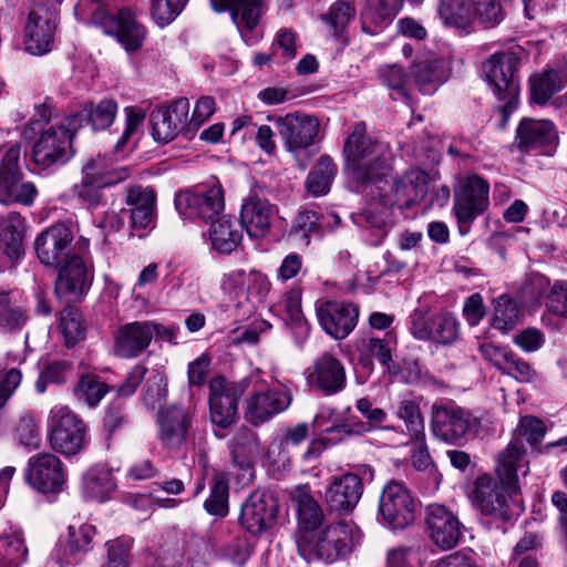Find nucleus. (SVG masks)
<instances>
[{"mask_svg": "<svg viewBox=\"0 0 567 567\" xmlns=\"http://www.w3.org/2000/svg\"><path fill=\"white\" fill-rule=\"evenodd\" d=\"M449 76V64L441 58H417L411 65V81L422 94H433Z\"/></svg>", "mask_w": 567, "mask_h": 567, "instance_id": "7c9ffc66", "label": "nucleus"}, {"mask_svg": "<svg viewBox=\"0 0 567 567\" xmlns=\"http://www.w3.org/2000/svg\"><path fill=\"white\" fill-rule=\"evenodd\" d=\"M277 212V207L267 198L249 194L241 204L239 225L249 237L264 238L270 231Z\"/></svg>", "mask_w": 567, "mask_h": 567, "instance_id": "cd10ccee", "label": "nucleus"}, {"mask_svg": "<svg viewBox=\"0 0 567 567\" xmlns=\"http://www.w3.org/2000/svg\"><path fill=\"white\" fill-rule=\"evenodd\" d=\"M38 189L32 182H23L22 174L0 178V204H33Z\"/></svg>", "mask_w": 567, "mask_h": 567, "instance_id": "a19ab883", "label": "nucleus"}, {"mask_svg": "<svg viewBox=\"0 0 567 567\" xmlns=\"http://www.w3.org/2000/svg\"><path fill=\"white\" fill-rule=\"evenodd\" d=\"M519 60L508 52L495 53L483 64V70L493 93L499 102L497 111L502 117L501 127H505L509 115L517 107L519 84L515 76Z\"/></svg>", "mask_w": 567, "mask_h": 567, "instance_id": "20e7f679", "label": "nucleus"}, {"mask_svg": "<svg viewBox=\"0 0 567 567\" xmlns=\"http://www.w3.org/2000/svg\"><path fill=\"white\" fill-rule=\"evenodd\" d=\"M75 10L89 14L93 24L100 27L104 33L114 35L126 51H137L142 48L145 29L136 22L128 9L109 14L103 0H80Z\"/></svg>", "mask_w": 567, "mask_h": 567, "instance_id": "7ed1b4c3", "label": "nucleus"}, {"mask_svg": "<svg viewBox=\"0 0 567 567\" xmlns=\"http://www.w3.org/2000/svg\"><path fill=\"white\" fill-rule=\"evenodd\" d=\"M205 511L217 518H224L229 512V484L226 474L217 472L210 484L209 495L204 502Z\"/></svg>", "mask_w": 567, "mask_h": 567, "instance_id": "c03bdc74", "label": "nucleus"}, {"mask_svg": "<svg viewBox=\"0 0 567 567\" xmlns=\"http://www.w3.org/2000/svg\"><path fill=\"white\" fill-rule=\"evenodd\" d=\"M127 167L107 171L101 157L89 158L81 168V178L74 183L72 195L87 208H96L103 198L102 190L128 178Z\"/></svg>", "mask_w": 567, "mask_h": 567, "instance_id": "423d86ee", "label": "nucleus"}, {"mask_svg": "<svg viewBox=\"0 0 567 567\" xmlns=\"http://www.w3.org/2000/svg\"><path fill=\"white\" fill-rule=\"evenodd\" d=\"M59 328L64 344L70 348L83 339L85 326L81 312L74 307H65L59 316Z\"/></svg>", "mask_w": 567, "mask_h": 567, "instance_id": "603ef678", "label": "nucleus"}, {"mask_svg": "<svg viewBox=\"0 0 567 567\" xmlns=\"http://www.w3.org/2000/svg\"><path fill=\"white\" fill-rule=\"evenodd\" d=\"M224 206V190L220 185L184 190L175 197V207L182 216L206 223H213L219 218Z\"/></svg>", "mask_w": 567, "mask_h": 567, "instance_id": "f8f14e48", "label": "nucleus"}, {"mask_svg": "<svg viewBox=\"0 0 567 567\" xmlns=\"http://www.w3.org/2000/svg\"><path fill=\"white\" fill-rule=\"evenodd\" d=\"M426 526L432 542L442 550L457 546L463 536V525L458 517L444 505L427 506Z\"/></svg>", "mask_w": 567, "mask_h": 567, "instance_id": "4be33fe9", "label": "nucleus"}, {"mask_svg": "<svg viewBox=\"0 0 567 567\" xmlns=\"http://www.w3.org/2000/svg\"><path fill=\"white\" fill-rule=\"evenodd\" d=\"M432 326L433 329L430 340L442 344H449L456 340L458 323L453 315H432Z\"/></svg>", "mask_w": 567, "mask_h": 567, "instance_id": "052dcab7", "label": "nucleus"}, {"mask_svg": "<svg viewBox=\"0 0 567 567\" xmlns=\"http://www.w3.org/2000/svg\"><path fill=\"white\" fill-rule=\"evenodd\" d=\"M547 427L545 423L536 416H523L519 420V424L515 431L516 435L525 437L527 443L539 452V444L542 443Z\"/></svg>", "mask_w": 567, "mask_h": 567, "instance_id": "338daca9", "label": "nucleus"}, {"mask_svg": "<svg viewBox=\"0 0 567 567\" xmlns=\"http://www.w3.org/2000/svg\"><path fill=\"white\" fill-rule=\"evenodd\" d=\"M109 385L95 374H84L74 388V395L80 402L93 408L105 396Z\"/></svg>", "mask_w": 567, "mask_h": 567, "instance_id": "864d4df0", "label": "nucleus"}, {"mask_svg": "<svg viewBox=\"0 0 567 567\" xmlns=\"http://www.w3.org/2000/svg\"><path fill=\"white\" fill-rule=\"evenodd\" d=\"M190 104L188 99L181 97L167 106L157 107L150 114L152 134L156 142L166 144L179 133L187 136V117Z\"/></svg>", "mask_w": 567, "mask_h": 567, "instance_id": "a211bd4d", "label": "nucleus"}, {"mask_svg": "<svg viewBox=\"0 0 567 567\" xmlns=\"http://www.w3.org/2000/svg\"><path fill=\"white\" fill-rule=\"evenodd\" d=\"M354 17L355 7L352 1L337 0L322 16V20L330 27L337 39H342L346 29Z\"/></svg>", "mask_w": 567, "mask_h": 567, "instance_id": "3c124183", "label": "nucleus"}, {"mask_svg": "<svg viewBox=\"0 0 567 567\" xmlns=\"http://www.w3.org/2000/svg\"><path fill=\"white\" fill-rule=\"evenodd\" d=\"M362 493V478L354 473H344L332 477L324 493V501L331 512L348 514L357 507Z\"/></svg>", "mask_w": 567, "mask_h": 567, "instance_id": "bb28decb", "label": "nucleus"}, {"mask_svg": "<svg viewBox=\"0 0 567 567\" xmlns=\"http://www.w3.org/2000/svg\"><path fill=\"white\" fill-rule=\"evenodd\" d=\"M251 377H246L238 382H229L218 375L209 382V415L212 422L218 427L226 429L237 419L238 399L250 388Z\"/></svg>", "mask_w": 567, "mask_h": 567, "instance_id": "9d476101", "label": "nucleus"}, {"mask_svg": "<svg viewBox=\"0 0 567 567\" xmlns=\"http://www.w3.org/2000/svg\"><path fill=\"white\" fill-rule=\"evenodd\" d=\"M403 4L404 0H365V8L362 12V29L367 30L365 20L371 21L375 27H384L393 21Z\"/></svg>", "mask_w": 567, "mask_h": 567, "instance_id": "49530a36", "label": "nucleus"}, {"mask_svg": "<svg viewBox=\"0 0 567 567\" xmlns=\"http://www.w3.org/2000/svg\"><path fill=\"white\" fill-rule=\"evenodd\" d=\"M150 322H131L118 328L115 334V350L123 358L140 355L151 343Z\"/></svg>", "mask_w": 567, "mask_h": 567, "instance_id": "72a5a7b5", "label": "nucleus"}, {"mask_svg": "<svg viewBox=\"0 0 567 567\" xmlns=\"http://www.w3.org/2000/svg\"><path fill=\"white\" fill-rule=\"evenodd\" d=\"M25 480L38 492H60L65 482L63 464L52 453L33 455L28 461Z\"/></svg>", "mask_w": 567, "mask_h": 567, "instance_id": "aec40b11", "label": "nucleus"}, {"mask_svg": "<svg viewBox=\"0 0 567 567\" xmlns=\"http://www.w3.org/2000/svg\"><path fill=\"white\" fill-rule=\"evenodd\" d=\"M93 274L78 255L70 256L62 265L56 281L55 292L68 301H79L87 292Z\"/></svg>", "mask_w": 567, "mask_h": 567, "instance_id": "b1692460", "label": "nucleus"}, {"mask_svg": "<svg viewBox=\"0 0 567 567\" xmlns=\"http://www.w3.org/2000/svg\"><path fill=\"white\" fill-rule=\"evenodd\" d=\"M346 169L358 188L381 182L390 167L386 146L368 135L364 123H359L343 145Z\"/></svg>", "mask_w": 567, "mask_h": 567, "instance_id": "f257e3e1", "label": "nucleus"}, {"mask_svg": "<svg viewBox=\"0 0 567 567\" xmlns=\"http://www.w3.org/2000/svg\"><path fill=\"white\" fill-rule=\"evenodd\" d=\"M66 548L71 556H82L92 548V539L96 533L90 524L69 526Z\"/></svg>", "mask_w": 567, "mask_h": 567, "instance_id": "13d9d810", "label": "nucleus"}, {"mask_svg": "<svg viewBox=\"0 0 567 567\" xmlns=\"http://www.w3.org/2000/svg\"><path fill=\"white\" fill-rule=\"evenodd\" d=\"M58 12L43 3H35L29 12L24 28V47L34 55H42L52 49L56 29Z\"/></svg>", "mask_w": 567, "mask_h": 567, "instance_id": "2eb2a0df", "label": "nucleus"}, {"mask_svg": "<svg viewBox=\"0 0 567 567\" xmlns=\"http://www.w3.org/2000/svg\"><path fill=\"white\" fill-rule=\"evenodd\" d=\"M28 549L22 533L9 528L0 536V567H19L25 561Z\"/></svg>", "mask_w": 567, "mask_h": 567, "instance_id": "37998d69", "label": "nucleus"}, {"mask_svg": "<svg viewBox=\"0 0 567 567\" xmlns=\"http://www.w3.org/2000/svg\"><path fill=\"white\" fill-rule=\"evenodd\" d=\"M114 488L115 483L109 471L91 470L83 477V493L90 499L104 502Z\"/></svg>", "mask_w": 567, "mask_h": 567, "instance_id": "de8ad7c7", "label": "nucleus"}, {"mask_svg": "<svg viewBox=\"0 0 567 567\" xmlns=\"http://www.w3.org/2000/svg\"><path fill=\"white\" fill-rule=\"evenodd\" d=\"M208 233L213 248L221 254L234 251L243 239L239 221L225 215L212 223Z\"/></svg>", "mask_w": 567, "mask_h": 567, "instance_id": "58836bf2", "label": "nucleus"}, {"mask_svg": "<svg viewBox=\"0 0 567 567\" xmlns=\"http://www.w3.org/2000/svg\"><path fill=\"white\" fill-rule=\"evenodd\" d=\"M429 185V175L421 169H411L400 179L394 182L392 189L394 193V204L400 207H410L421 202L426 193Z\"/></svg>", "mask_w": 567, "mask_h": 567, "instance_id": "e433bc0d", "label": "nucleus"}, {"mask_svg": "<svg viewBox=\"0 0 567 567\" xmlns=\"http://www.w3.org/2000/svg\"><path fill=\"white\" fill-rule=\"evenodd\" d=\"M250 377L254 378L250 384L254 393L247 398L245 405V417L249 423L262 424L289 408L292 398L288 390L279 388L262 390L257 385L258 374Z\"/></svg>", "mask_w": 567, "mask_h": 567, "instance_id": "dca6fc26", "label": "nucleus"}, {"mask_svg": "<svg viewBox=\"0 0 567 567\" xmlns=\"http://www.w3.org/2000/svg\"><path fill=\"white\" fill-rule=\"evenodd\" d=\"M192 422V413L181 405L172 404L159 409L156 424L161 444L172 451L181 450L187 442Z\"/></svg>", "mask_w": 567, "mask_h": 567, "instance_id": "6ab92c4d", "label": "nucleus"}, {"mask_svg": "<svg viewBox=\"0 0 567 567\" xmlns=\"http://www.w3.org/2000/svg\"><path fill=\"white\" fill-rule=\"evenodd\" d=\"M481 429V419L470 410L455 404H434L431 412V431L447 444H462L471 433Z\"/></svg>", "mask_w": 567, "mask_h": 567, "instance_id": "0eeeda50", "label": "nucleus"}, {"mask_svg": "<svg viewBox=\"0 0 567 567\" xmlns=\"http://www.w3.org/2000/svg\"><path fill=\"white\" fill-rule=\"evenodd\" d=\"M209 547L199 536H188L184 539L182 549V567H206Z\"/></svg>", "mask_w": 567, "mask_h": 567, "instance_id": "6e6d98bb", "label": "nucleus"}, {"mask_svg": "<svg viewBox=\"0 0 567 567\" xmlns=\"http://www.w3.org/2000/svg\"><path fill=\"white\" fill-rule=\"evenodd\" d=\"M76 130L68 121L44 130L32 146V162L42 169L60 166L74 156L72 137Z\"/></svg>", "mask_w": 567, "mask_h": 567, "instance_id": "6e6552de", "label": "nucleus"}, {"mask_svg": "<svg viewBox=\"0 0 567 567\" xmlns=\"http://www.w3.org/2000/svg\"><path fill=\"white\" fill-rule=\"evenodd\" d=\"M72 373V363L66 360H53L45 363L40 378L35 382L38 393L45 391L47 384H62L66 382Z\"/></svg>", "mask_w": 567, "mask_h": 567, "instance_id": "4d7b16f0", "label": "nucleus"}, {"mask_svg": "<svg viewBox=\"0 0 567 567\" xmlns=\"http://www.w3.org/2000/svg\"><path fill=\"white\" fill-rule=\"evenodd\" d=\"M358 542L359 530L352 525L339 522L307 536H299L297 546L308 560L332 563L350 554Z\"/></svg>", "mask_w": 567, "mask_h": 567, "instance_id": "f03ea898", "label": "nucleus"}, {"mask_svg": "<svg viewBox=\"0 0 567 567\" xmlns=\"http://www.w3.org/2000/svg\"><path fill=\"white\" fill-rule=\"evenodd\" d=\"M125 204L133 228L147 229L155 226L156 194L152 188L141 185L130 187L126 193Z\"/></svg>", "mask_w": 567, "mask_h": 567, "instance_id": "2f4dec72", "label": "nucleus"}, {"mask_svg": "<svg viewBox=\"0 0 567 567\" xmlns=\"http://www.w3.org/2000/svg\"><path fill=\"white\" fill-rule=\"evenodd\" d=\"M465 9L467 11L465 22L450 24V27L466 29L474 21L483 29H492L505 19L502 0H468L465 2Z\"/></svg>", "mask_w": 567, "mask_h": 567, "instance_id": "c9c22d12", "label": "nucleus"}, {"mask_svg": "<svg viewBox=\"0 0 567 567\" xmlns=\"http://www.w3.org/2000/svg\"><path fill=\"white\" fill-rule=\"evenodd\" d=\"M308 385L332 395L343 390L346 385V370L343 364L329 353L318 357L306 372Z\"/></svg>", "mask_w": 567, "mask_h": 567, "instance_id": "a878e982", "label": "nucleus"}, {"mask_svg": "<svg viewBox=\"0 0 567 567\" xmlns=\"http://www.w3.org/2000/svg\"><path fill=\"white\" fill-rule=\"evenodd\" d=\"M259 447L256 432L246 426L239 427L228 443L233 463L241 468L259 453Z\"/></svg>", "mask_w": 567, "mask_h": 567, "instance_id": "79ce46f5", "label": "nucleus"}, {"mask_svg": "<svg viewBox=\"0 0 567 567\" xmlns=\"http://www.w3.org/2000/svg\"><path fill=\"white\" fill-rule=\"evenodd\" d=\"M308 437V425L299 423L292 427L286 429L282 434L276 437L269 446V456L278 454L282 462L290 460L291 450L299 446Z\"/></svg>", "mask_w": 567, "mask_h": 567, "instance_id": "8fccbe9b", "label": "nucleus"}, {"mask_svg": "<svg viewBox=\"0 0 567 567\" xmlns=\"http://www.w3.org/2000/svg\"><path fill=\"white\" fill-rule=\"evenodd\" d=\"M27 313L20 307L10 303L9 296L0 292V330L3 332H13L21 329L27 322Z\"/></svg>", "mask_w": 567, "mask_h": 567, "instance_id": "bf43d9fd", "label": "nucleus"}, {"mask_svg": "<svg viewBox=\"0 0 567 567\" xmlns=\"http://www.w3.org/2000/svg\"><path fill=\"white\" fill-rule=\"evenodd\" d=\"M189 0H152L151 13L159 27L172 23Z\"/></svg>", "mask_w": 567, "mask_h": 567, "instance_id": "0e129e2a", "label": "nucleus"}, {"mask_svg": "<svg viewBox=\"0 0 567 567\" xmlns=\"http://www.w3.org/2000/svg\"><path fill=\"white\" fill-rule=\"evenodd\" d=\"M489 205V184L476 174L462 178L454 192L453 212L461 235L470 231L473 220Z\"/></svg>", "mask_w": 567, "mask_h": 567, "instance_id": "1a4fd4ad", "label": "nucleus"}, {"mask_svg": "<svg viewBox=\"0 0 567 567\" xmlns=\"http://www.w3.org/2000/svg\"><path fill=\"white\" fill-rule=\"evenodd\" d=\"M395 414L404 422L410 441H419L425 437L424 417L417 401L411 398L400 400Z\"/></svg>", "mask_w": 567, "mask_h": 567, "instance_id": "a18cd8bd", "label": "nucleus"}, {"mask_svg": "<svg viewBox=\"0 0 567 567\" xmlns=\"http://www.w3.org/2000/svg\"><path fill=\"white\" fill-rule=\"evenodd\" d=\"M272 121L286 151L297 159L315 144L320 131L319 118L306 113H288Z\"/></svg>", "mask_w": 567, "mask_h": 567, "instance_id": "9b49d317", "label": "nucleus"}, {"mask_svg": "<svg viewBox=\"0 0 567 567\" xmlns=\"http://www.w3.org/2000/svg\"><path fill=\"white\" fill-rule=\"evenodd\" d=\"M502 373L514 378L518 382L530 383L537 379V372L532 364L519 358L513 351L504 363Z\"/></svg>", "mask_w": 567, "mask_h": 567, "instance_id": "774afa93", "label": "nucleus"}, {"mask_svg": "<svg viewBox=\"0 0 567 567\" xmlns=\"http://www.w3.org/2000/svg\"><path fill=\"white\" fill-rule=\"evenodd\" d=\"M277 497L265 491L252 492L241 505L239 522L252 535H260L271 528L277 519Z\"/></svg>", "mask_w": 567, "mask_h": 567, "instance_id": "f3484780", "label": "nucleus"}, {"mask_svg": "<svg viewBox=\"0 0 567 567\" xmlns=\"http://www.w3.org/2000/svg\"><path fill=\"white\" fill-rule=\"evenodd\" d=\"M558 141L556 126L549 120L524 118L516 128L515 144L520 152L554 145Z\"/></svg>", "mask_w": 567, "mask_h": 567, "instance_id": "c756f323", "label": "nucleus"}, {"mask_svg": "<svg viewBox=\"0 0 567 567\" xmlns=\"http://www.w3.org/2000/svg\"><path fill=\"white\" fill-rule=\"evenodd\" d=\"M529 462L524 443L514 439L507 447L498 455V465L496 467L501 482L507 486L508 495L518 492L517 475L522 471L523 475L528 473Z\"/></svg>", "mask_w": 567, "mask_h": 567, "instance_id": "c85d7f7f", "label": "nucleus"}, {"mask_svg": "<svg viewBox=\"0 0 567 567\" xmlns=\"http://www.w3.org/2000/svg\"><path fill=\"white\" fill-rule=\"evenodd\" d=\"M378 74L388 89L396 91L402 96H406L411 75L402 66L398 64L382 65L379 68Z\"/></svg>", "mask_w": 567, "mask_h": 567, "instance_id": "69168bd1", "label": "nucleus"}, {"mask_svg": "<svg viewBox=\"0 0 567 567\" xmlns=\"http://www.w3.org/2000/svg\"><path fill=\"white\" fill-rule=\"evenodd\" d=\"M117 113V104L113 100H102L97 104H86L80 112L65 117L68 125L75 130L87 122L94 131L105 130L113 123Z\"/></svg>", "mask_w": 567, "mask_h": 567, "instance_id": "4c0bfd02", "label": "nucleus"}, {"mask_svg": "<svg viewBox=\"0 0 567 567\" xmlns=\"http://www.w3.org/2000/svg\"><path fill=\"white\" fill-rule=\"evenodd\" d=\"M379 511L393 529H402L414 522L416 503L402 482L391 481L382 489Z\"/></svg>", "mask_w": 567, "mask_h": 567, "instance_id": "ddd939ff", "label": "nucleus"}, {"mask_svg": "<svg viewBox=\"0 0 567 567\" xmlns=\"http://www.w3.org/2000/svg\"><path fill=\"white\" fill-rule=\"evenodd\" d=\"M336 173L337 166L332 158L330 156H321L308 175L306 182L308 192L313 196L327 194Z\"/></svg>", "mask_w": 567, "mask_h": 567, "instance_id": "09e8293b", "label": "nucleus"}, {"mask_svg": "<svg viewBox=\"0 0 567 567\" xmlns=\"http://www.w3.org/2000/svg\"><path fill=\"white\" fill-rule=\"evenodd\" d=\"M48 437L53 451L72 456L87 444V427L69 406L55 405L49 413Z\"/></svg>", "mask_w": 567, "mask_h": 567, "instance_id": "39448f33", "label": "nucleus"}, {"mask_svg": "<svg viewBox=\"0 0 567 567\" xmlns=\"http://www.w3.org/2000/svg\"><path fill=\"white\" fill-rule=\"evenodd\" d=\"M24 219L16 212L0 219V249L10 260H17L23 254Z\"/></svg>", "mask_w": 567, "mask_h": 567, "instance_id": "ea45409f", "label": "nucleus"}, {"mask_svg": "<svg viewBox=\"0 0 567 567\" xmlns=\"http://www.w3.org/2000/svg\"><path fill=\"white\" fill-rule=\"evenodd\" d=\"M73 234L69 226L54 224L35 239L34 247L39 260L45 266L59 267L70 255Z\"/></svg>", "mask_w": 567, "mask_h": 567, "instance_id": "393cba45", "label": "nucleus"}, {"mask_svg": "<svg viewBox=\"0 0 567 567\" xmlns=\"http://www.w3.org/2000/svg\"><path fill=\"white\" fill-rule=\"evenodd\" d=\"M209 2L215 12H230L233 22L247 44L252 45L261 38L257 28L265 12V0H209Z\"/></svg>", "mask_w": 567, "mask_h": 567, "instance_id": "4468645a", "label": "nucleus"}, {"mask_svg": "<svg viewBox=\"0 0 567 567\" xmlns=\"http://www.w3.org/2000/svg\"><path fill=\"white\" fill-rule=\"evenodd\" d=\"M506 494H508L506 485L484 474L480 475L474 482L472 502L481 514L506 520L509 517Z\"/></svg>", "mask_w": 567, "mask_h": 567, "instance_id": "412c9836", "label": "nucleus"}, {"mask_svg": "<svg viewBox=\"0 0 567 567\" xmlns=\"http://www.w3.org/2000/svg\"><path fill=\"white\" fill-rule=\"evenodd\" d=\"M359 313V307L347 301H327L317 310L321 328L336 340H343L353 331Z\"/></svg>", "mask_w": 567, "mask_h": 567, "instance_id": "5701e85b", "label": "nucleus"}, {"mask_svg": "<svg viewBox=\"0 0 567 567\" xmlns=\"http://www.w3.org/2000/svg\"><path fill=\"white\" fill-rule=\"evenodd\" d=\"M519 309L517 303L508 296L501 295L494 300L492 326L501 331H508L518 321Z\"/></svg>", "mask_w": 567, "mask_h": 567, "instance_id": "5fc2aeb1", "label": "nucleus"}, {"mask_svg": "<svg viewBox=\"0 0 567 567\" xmlns=\"http://www.w3.org/2000/svg\"><path fill=\"white\" fill-rule=\"evenodd\" d=\"M318 230V217L315 212H300L289 230L291 237L298 245L308 246L310 237Z\"/></svg>", "mask_w": 567, "mask_h": 567, "instance_id": "680f3d73", "label": "nucleus"}, {"mask_svg": "<svg viewBox=\"0 0 567 567\" xmlns=\"http://www.w3.org/2000/svg\"><path fill=\"white\" fill-rule=\"evenodd\" d=\"M530 100L537 105H545L567 84V72L561 69L546 68L529 78Z\"/></svg>", "mask_w": 567, "mask_h": 567, "instance_id": "f704fd0d", "label": "nucleus"}, {"mask_svg": "<svg viewBox=\"0 0 567 567\" xmlns=\"http://www.w3.org/2000/svg\"><path fill=\"white\" fill-rule=\"evenodd\" d=\"M14 437L28 451L40 447L39 426L31 414L25 413L19 419L14 427Z\"/></svg>", "mask_w": 567, "mask_h": 567, "instance_id": "e2e57ef3", "label": "nucleus"}, {"mask_svg": "<svg viewBox=\"0 0 567 567\" xmlns=\"http://www.w3.org/2000/svg\"><path fill=\"white\" fill-rule=\"evenodd\" d=\"M291 499L297 507V518L300 534L307 536L317 530L324 519L320 504L312 496L308 485H299L291 492Z\"/></svg>", "mask_w": 567, "mask_h": 567, "instance_id": "473e14b6", "label": "nucleus"}]
</instances>
